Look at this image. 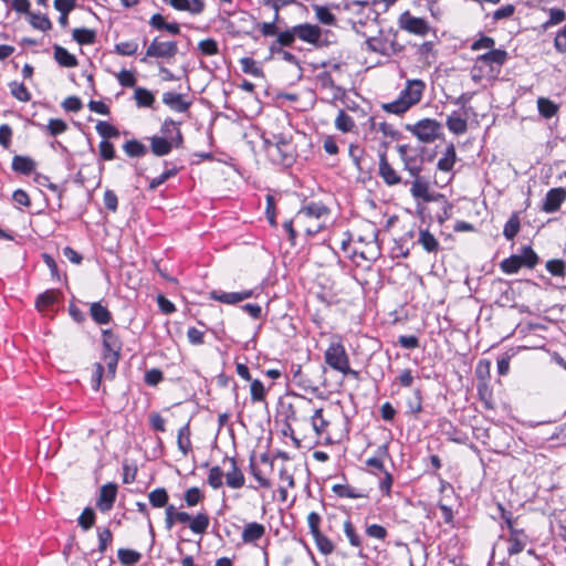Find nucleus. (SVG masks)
I'll return each instance as SVG.
<instances>
[{
    "label": "nucleus",
    "mask_w": 566,
    "mask_h": 566,
    "mask_svg": "<svg viewBox=\"0 0 566 566\" xmlns=\"http://www.w3.org/2000/svg\"><path fill=\"white\" fill-rule=\"evenodd\" d=\"M424 83L420 80H411L407 82L406 87L400 92L397 99L382 104V109L387 113L401 115L411 106L420 102Z\"/></svg>",
    "instance_id": "obj_1"
},
{
    "label": "nucleus",
    "mask_w": 566,
    "mask_h": 566,
    "mask_svg": "<svg viewBox=\"0 0 566 566\" xmlns=\"http://www.w3.org/2000/svg\"><path fill=\"white\" fill-rule=\"evenodd\" d=\"M397 38V31H380L378 35L368 38L365 43L369 51L385 56H391L405 50V45L400 44Z\"/></svg>",
    "instance_id": "obj_2"
},
{
    "label": "nucleus",
    "mask_w": 566,
    "mask_h": 566,
    "mask_svg": "<svg viewBox=\"0 0 566 566\" xmlns=\"http://www.w3.org/2000/svg\"><path fill=\"white\" fill-rule=\"evenodd\" d=\"M324 358L325 363L334 370L355 379L359 378V371L350 368L349 357L342 342H332L324 353Z\"/></svg>",
    "instance_id": "obj_3"
},
{
    "label": "nucleus",
    "mask_w": 566,
    "mask_h": 566,
    "mask_svg": "<svg viewBox=\"0 0 566 566\" xmlns=\"http://www.w3.org/2000/svg\"><path fill=\"white\" fill-rule=\"evenodd\" d=\"M269 157L275 164L290 167L295 160V149L291 138L283 134L273 135V144L269 147Z\"/></svg>",
    "instance_id": "obj_4"
},
{
    "label": "nucleus",
    "mask_w": 566,
    "mask_h": 566,
    "mask_svg": "<svg viewBox=\"0 0 566 566\" xmlns=\"http://www.w3.org/2000/svg\"><path fill=\"white\" fill-rule=\"evenodd\" d=\"M441 128V124L431 118H423L416 124L406 125V129L422 143L434 142L439 137Z\"/></svg>",
    "instance_id": "obj_5"
},
{
    "label": "nucleus",
    "mask_w": 566,
    "mask_h": 566,
    "mask_svg": "<svg viewBox=\"0 0 566 566\" xmlns=\"http://www.w3.org/2000/svg\"><path fill=\"white\" fill-rule=\"evenodd\" d=\"M178 52V45L175 41H159L155 38L148 45L145 56L140 59V62L147 63L149 57L156 59H171Z\"/></svg>",
    "instance_id": "obj_6"
},
{
    "label": "nucleus",
    "mask_w": 566,
    "mask_h": 566,
    "mask_svg": "<svg viewBox=\"0 0 566 566\" xmlns=\"http://www.w3.org/2000/svg\"><path fill=\"white\" fill-rule=\"evenodd\" d=\"M150 140V150L154 155L163 157L168 155L172 148H181L184 144V136L181 130H177L174 137L165 138L160 136H153Z\"/></svg>",
    "instance_id": "obj_7"
},
{
    "label": "nucleus",
    "mask_w": 566,
    "mask_h": 566,
    "mask_svg": "<svg viewBox=\"0 0 566 566\" xmlns=\"http://www.w3.org/2000/svg\"><path fill=\"white\" fill-rule=\"evenodd\" d=\"M398 24L400 29L416 35L424 36L430 31V25L426 19L413 17L409 11L399 15Z\"/></svg>",
    "instance_id": "obj_8"
},
{
    "label": "nucleus",
    "mask_w": 566,
    "mask_h": 566,
    "mask_svg": "<svg viewBox=\"0 0 566 566\" xmlns=\"http://www.w3.org/2000/svg\"><path fill=\"white\" fill-rule=\"evenodd\" d=\"M397 150L405 169L411 177H417L422 170V158L416 151H412L409 145H398Z\"/></svg>",
    "instance_id": "obj_9"
},
{
    "label": "nucleus",
    "mask_w": 566,
    "mask_h": 566,
    "mask_svg": "<svg viewBox=\"0 0 566 566\" xmlns=\"http://www.w3.org/2000/svg\"><path fill=\"white\" fill-rule=\"evenodd\" d=\"M507 538V553L509 555H516L524 551L527 545L528 536L523 528L511 527Z\"/></svg>",
    "instance_id": "obj_10"
},
{
    "label": "nucleus",
    "mask_w": 566,
    "mask_h": 566,
    "mask_svg": "<svg viewBox=\"0 0 566 566\" xmlns=\"http://www.w3.org/2000/svg\"><path fill=\"white\" fill-rule=\"evenodd\" d=\"M566 199V190L562 187L548 190L543 201L542 210L547 213L556 212Z\"/></svg>",
    "instance_id": "obj_11"
},
{
    "label": "nucleus",
    "mask_w": 566,
    "mask_h": 566,
    "mask_svg": "<svg viewBox=\"0 0 566 566\" xmlns=\"http://www.w3.org/2000/svg\"><path fill=\"white\" fill-rule=\"evenodd\" d=\"M293 31L296 38L311 44H317L322 35L321 28L310 23L294 25Z\"/></svg>",
    "instance_id": "obj_12"
},
{
    "label": "nucleus",
    "mask_w": 566,
    "mask_h": 566,
    "mask_svg": "<svg viewBox=\"0 0 566 566\" xmlns=\"http://www.w3.org/2000/svg\"><path fill=\"white\" fill-rule=\"evenodd\" d=\"M224 462H229L230 469L224 474L226 483L231 489H240L244 485L245 478L239 469L234 458H224Z\"/></svg>",
    "instance_id": "obj_13"
},
{
    "label": "nucleus",
    "mask_w": 566,
    "mask_h": 566,
    "mask_svg": "<svg viewBox=\"0 0 566 566\" xmlns=\"http://www.w3.org/2000/svg\"><path fill=\"white\" fill-rule=\"evenodd\" d=\"M116 494H117V485L116 484L108 483V484L103 485L101 488L99 497L96 503L97 507L102 512L109 511L114 505V502L116 500Z\"/></svg>",
    "instance_id": "obj_14"
},
{
    "label": "nucleus",
    "mask_w": 566,
    "mask_h": 566,
    "mask_svg": "<svg viewBox=\"0 0 566 566\" xmlns=\"http://www.w3.org/2000/svg\"><path fill=\"white\" fill-rule=\"evenodd\" d=\"M507 52L501 49H493L484 54L476 57L478 63L489 65L492 70L494 67L500 69L507 60Z\"/></svg>",
    "instance_id": "obj_15"
},
{
    "label": "nucleus",
    "mask_w": 566,
    "mask_h": 566,
    "mask_svg": "<svg viewBox=\"0 0 566 566\" xmlns=\"http://www.w3.org/2000/svg\"><path fill=\"white\" fill-rule=\"evenodd\" d=\"M253 295L252 290H245L242 292H221L212 291L210 297L224 304H237Z\"/></svg>",
    "instance_id": "obj_16"
},
{
    "label": "nucleus",
    "mask_w": 566,
    "mask_h": 566,
    "mask_svg": "<svg viewBox=\"0 0 566 566\" xmlns=\"http://www.w3.org/2000/svg\"><path fill=\"white\" fill-rule=\"evenodd\" d=\"M410 192L415 199H421L424 202H431L434 197L429 192V182L426 178L421 177L420 174L413 177Z\"/></svg>",
    "instance_id": "obj_17"
},
{
    "label": "nucleus",
    "mask_w": 566,
    "mask_h": 566,
    "mask_svg": "<svg viewBox=\"0 0 566 566\" xmlns=\"http://www.w3.org/2000/svg\"><path fill=\"white\" fill-rule=\"evenodd\" d=\"M379 175L388 186H395L401 181L398 172L388 163L385 153L379 155Z\"/></svg>",
    "instance_id": "obj_18"
},
{
    "label": "nucleus",
    "mask_w": 566,
    "mask_h": 566,
    "mask_svg": "<svg viewBox=\"0 0 566 566\" xmlns=\"http://www.w3.org/2000/svg\"><path fill=\"white\" fill-rule=\"evenodd\" d=\"M191 520L190 514L187 512H178L172 504L166 506L165 510V527L170 531L175 523H188Z\"/></svg>",
    "instance_id": "obj_19"
},
{
    "label": "nucleus",
    "mask_w": 566,
    "mask_h": 566,
    "mask_svg": "<svg viewBox=\"0 0 566 566\" xmlns=\"http://www.w3.org/2000/svg\"><path fill=\"white\" fill-rule=\"evenodd\" d=\"M446 125H447L448 129L455 135H462L468 130L467 118H464L457 111L452 112L448 116Z\"/></svg>",
    "instance_id": "obj_20"
},
{
    "label": "nucleus",
    "mask_w": 566,
    "mask_h": 566,
    "mask_svg": "<svg viewBox=\"0 0 566 566\" xmlns=\"http://www.w3.org/2000/svg\"><path fill=\"white\" fill-rule=\"evenodd\" d=\"M163 102L168 107H170L172 111H176V112H179V113L186 112L189 108V106H190V103L185 102L182 99V95L181 94L174 93V92H166V93H164L163 94Z\"/></svg>",
    "instance_id": "obj_21"
},
{
    "label": "nucleus",
    "mask_w": 566,
    "mask_h": 566,
    "mask_svg": "<svg viewBox=\"0 0 566 566\" xmlns=\"http://www.w3.org/2000/svg\"><path fill=\"white\" fill-rule=\"evenodd\" d=\"M54 49V59L55 61L63 67H75L78 62L75 55L71 54L65 48L55 44Z\"/></svg>",
    "instance_id": "obj_22"
},
{
    "label": "nucleus",
    "mask_w": 566,
    "mask_h": 566,
    "mask_svg": "<svg viewBox=\"0 0 566 566\" xmlns=\"http://www.w3.org/2000/svg\"><path fill=\"white\" fill-rule=\"evenodd\" d=\"M12 169L28 176L35 169V161L31 157L15 155L12 159Z\"/></svg>",
    "instance_id": "obj_23"
},
{
    "label": "nucleus",
    "mask_w": 566,
    "mask_h": 566,
    "mask_svg": "<svg viewBox=\"0 0 566 566\" xmlns=\"http://www.w3.org/2000/svg\"><path fill=\"white\" fill-rule=\"evenodd\" d=\"M265 534V527L256 522H251L245 525L242 532V541L244 543H253L260 539Z\"/></svg>",
    "instance_id": "obj_24"
},
{
    "label": "nucleus",
    "mask_w": 566,
    "mask_h": 566,
    "mask_svg": "<svg viewBox=\"0 0 566 566\" xmlns=\"http://www.w3.org/2000/svg\"><path fill=\"white\" fill-rule=\"evenodd\" d=\"M418 243L428 253H437L440 249L439 241L434 238L432 233L427 229H421L419 231Z\"/></svg>",
    "instance_id": "obj_25"
},
{
    "label": "nucleus",
    "mask_w": 566,
    "mask_h": 566,
    "mask_svg": "<svg viewBox=\"0 0 566 566\" xmlns=\"http://www.w3.org/2000/svg\"><path fill=\"white\" fill-rule=\"evenodd\" d=\"M327 213V208L318 202H312L305 207H303L296 214V220H301L302 218H316L319 219L322 216Z\"/></svg>",
    "instance_id": "obj_26"
},
{
    "label": "nucleus",
    "mask_w": 566,
    "mask_h": 566,
    "mask_svg": "<svg viewBox=\"0 0 566 566\" xmlns=\"http://www.w3.org/2000/svg\"><path fill=\"white\" fill-rule=\"evenodd\" d=\"M103 337V353H120L122 342L111 329H104L102 332Z\"/></svg>",
    "instance_id": "obj_27"
},
{
    "label": "nucleus",
    "mask_w": 566,
    "mask_h": 566,
    "mask_svg": "<svg viewBox=\"0 0 566 566\" xmlns=\"http://www.w3.org/2000/svg\"><path fill=\"white\" fill-rule=\"evenodd\" d=\"M90 314L97 324H108L112 319L111 312L99 302L91 304Z\"/></svg>",
    "instance_id": "obj_28"
},
{
    "label": "nucleus",
    "mask_w": 566,
    "mask_h": 566,
    "mask_svg": "<svg viewBox=\"0 0 566 566\" xmlns=\"http://www.w3.org/2000/svg\"><path fill=\"white\" fill-rule=\"evenodd\" d=\"M386 458H389V451H388V446L385 443L377 448L375 457L367 459L366 464L370 468H374V469L380 471V472H384L385 471L384 460Z\"/></svg>",
    "instance_id": "obj_29"
},
{
    "label": "nucleus",
    "mask_w": 566,
    "mask_h": 566,
    "mask_svg": "<svg viewBox=\"0 0 566 566\" xmlns=\"http://www.w3.org/2000/svg\"><path fill=\"white\" fill-rule=\"evenodd\" d=\"M547 12L548 19L541 25L543 31H547L549 28L560 24L566 20V11L564 9L549 8Z\"/></svg>",
    "instance_id": "obj_30"
},
{
    "label": "nucleus",
    "mask_w": 566,
    "mask_h": 566,
    "mask_svg": "<svg viewBox=\"0 0 566 566\" xmlns=\"http://www.w3.org/2000/svg\"><path fill=\"white\" fill-rule=\"evenodd\" d=\"M455 148L451 144L446 148L443 156L438 160L437 167L442 171H450L455 163Z\"/></svg>",
    "instance_id": "obj_31"
},
{
    "label": "nucleus",
    "mask_w": 566,
    "mask_h": 566,
    "mask_svg": "<svg viewBox=\"0 0 566 566\" xmlns=\"http://www.w3.org/2000/svg\"><path fill=\"white\" fill-rule=\"evenodd\" d=\"M177 444L178 449L184 455H187L191 450L189 423L185 424L178 430Z\"/></svg>",
    "instance_id": "obj_32"
},
{
    "label": "nucleus",
    "mask_w": 566,
    "mask_h": 566,
    "mask_svg": "<svg viewBox=\"0 0 566 566\" xmlns=\"http://www.w3.org/2000/svg\"><path fill=\"white\" fill-rule=\"evenodd\" d=\"M190 530L196 534H205L209 527V516L205 512L198 513L189 521Z\"/></svg>",
    "instance_id": "obj_33"
},
{
    "label": "nucleus",
    "mask_w": 566,
    "mask_h": 566,
    "mask_svg": "<svg viewBox=\"0 0 566 566\" xmlns=\"http://www.w3.org/2000/svg\"><path fill=\"white\" fill-rule=\"evenodd\" d=\"M72 38L81 45L93 44L96 40V33L94 30L78 28L72 32Z\"/></svg>",
    "instance_id": "obj_34"
},
{
    "label": "nucleus",
    "mask_w": 566,
    "mask_h": 566,
    "mask_svg": "<svg viewBox=\"0 0 566 566\" xmlns=\"http://www.w3.org/2000/svg\"><path fill=\"white\" fill-rule=\"evenodd\" d=\"M148 500H149V503L151 504L153 507H165L168 506V500H169V495L166 491V489L164 488H158V489H155L153 490L149 494H148Z\"/></svg>",
    "instance_id": "obj_35"
},
{
    "label": "nucleus",
    "mask_w": 566,
    "mask_h": 566,
    "mask_svg": "<svg viewBox=\"0 0 566 566\" xmlns=\"http://www.w3.org/2000/svg\"><path fill=\"white\" fill-rule=\"evenodd\" d=\"M269 51H270V54L272 57L279 56L283 61L294 64L298 69H301L300 61L297 60V57L293 53L285 51L283 46H281L279 44H270Z\"/></svg>",
    "instance_id": "obj_36"
},
{
    "label": "nucleus",
    "mask_w": 566,
    "mask_h": 566,
    "mask_svg": "<svg viewBox=\"0 0 566 566\" xmlns=\"http://www.w3.org/2000/svg\"><path fill=\"white\" fill-rule=\"evenodd\" d=\"M123 149L129 157H143L147 154V147L136 139L127 140Z\"/></svg>",
    "instance_id": "obj_37"
},
{
    "label": "nucleus",
    "mask_w": 566,
    "mask_h": 566,
    "mask_svg": "<svg viewBox=\"0 0 566 566\" xmlns=\"http://www.w3.org/2000/svg\"><path fill=\"white\" fill-rule=\"evenodd\" d=\"M520 229H521L520 217L516 212H514L510 217V219L506 221V223L504 224L503 235L507 240H513L516 237V234L518 233Z\"/></svg>",
    "instance_id": "obj_38"
},
{
    "label": "nucleus",
    "mask_w": 566,
    "mask_h": 566,
    "mask_svg": "<svg viewBox=\"0 0 566 566\" xmlns=\"http://www.w3.org/2000/svg\"><path fill=\"white\" fill-rule=\"evenodd\" d=\"M522 266H524L523 262L517 254H513L500 263V269L506 274L517 273Z\"/></svg>",
    "instance_id": "obj_39"
},
{
    "label": "nucleus",
    "mask_w": 566,
    "mask_h": 566,
    "mask_svg": "<svg viewBox=\"0 0 566 566\" xmlns=\"http://www.w3.org/2000/svg\"><path fill=\"white\" fill-rule=\"evenodd\" d=\"M522 260L523 265L528 269H534L539 261L538 255L532 249L531 245H525L521 250V254H517Z\"/></svg>",
    "instance_id": "obj_40"
},
{
    "label": "nucleus",
    "mask_w": 566,
    "mask_h": 566,
    "mask_svg": "<svg viewBox=\"0 0 566 566\" xmlns=\"http://www.w3.org/2000/svg\"><path fill=\"white\" fill-rule=\"evenodd\" d=\"M333 492L339 497L360 499L365 496L363 492L347 484H335Z\"/></svg>",
    "instance_id": "obj_41"
},
{
    "label": "nucleus",
    "mask_w": 566,
    "mask_h": 566,
    "mask_svg": "<svg viewBox=\"0 0 566 566\" xmlns=\"http://www.w3.org/2000/svg\"><path fill=\"white\" fill-rule=\"evenodd\" d=\"M335 126L338 130L348 133L355 127V122L345 111L340 109L335 118Z\"/></svg>",
    "instance_id": "obj_42"
},
{
    "label": "nucleus",
    "mask_w": 566,
    "mask_h": 566,
    "mask_svg": "<svg viewBox=\"0 0 566 566\" xmlns=\"http://www.w3.org/2000/svg\"><path fill=\"white\" fill-rule=\"evenodd\" d=\"M30 24L38 30L49 31L52 29V22L45 14L30 12Z\"/></svg>",
    "instance_id": "obj_43"
},
{
    "label": "nucleus",
    "mask_w": 566,
    "mask_h": 566,
    "mask_svg": "<svg viewBox=\"0 0 566 566\" xmlns=\"http://www.w3.org/2000/svg\"><path fill=\"white\" fill-rule=\"evenodd\" d=\"M117 557L123 565H134L140 560L142 554L134 549L119 548Z\"/></svg>",
    "instance_id": "obj_44"
},
{
    "label": "nucleus",
    "mask_w": 566,
    "mask_h": 566,
    "mask_svg": "<svg viewBox=\"0 0 566 566\" xmlns=\"http://www.w3.org/2000/svg\"><path fill=\"white\" fill-rule=\"evenodd\" d=\"M135 99L140 107H150L155 102L153 93L144 87H137L135 90Z\"/></svg>",
    "instance_id": "obj_45"
},
{
    "label": "nucleus",
    "mask_w": 566,
    "mask_h": 566,
    "mask_svg": "<svg viewBox=\"0 0 566 566\" xmlns=\"http://www.w3.org/2000/svg\"><path fill=\"white\" fill-rule=\"evenodd\" d=\"M9 87L12 96L15 97L18 101L29 102L31 99V94L23 83H18L13 81L9 83Z\"/></svg>",
    "instance_id": "obj_46"
},
{
    "label": "nucleus",
    "mask_w": 566,
    "mask_h": 566,
    "mask_svg": "<svg viewBox=\"0 0 566 566\" xmlns=\"http://www.w3.org/2000/svg\"><path fill=\"white\" fill-rule=\"evenodd\" d=\"M317 20L326 25H334L336 23L335 15L329 11L328 8L315 4L313 6Z\"/></svg>",
    "instance_id": "obj_47"
},
{
    "label": "nucleus",
    "mask_w": 566,
    "mask_h": 566,
    "mask_svg": "<svg viewBox=\"0 0 566 566\" xmlns=\"http://www.w3.org/2000/svg\"><path fill=\"white\" fill-rule=\"evenodd\" d=\"M120 353H103L104 363L107 366L106 378L113 379L116 374Z\"/></svg>",
    "instance_id": "obj_48"
},
{
    "label": "nucleus",
    "mask_w": 566,
    "mask_h": 566,
    "mask_svg": "<svg viewBox=\"0 0 566 566\" xmlns=\"http://www.w3.org/2000/svg\"><path fill=\"white\" fill-rule=\"evenodd\" d=\"M96 132L103 138V140H107L108 138H116L119 136V130L107 122H98L96 125Z\"/></svg>",
    "instance_id": "obj_49"
},
{
    "label": "nucleus",
    "mask_w": 566,
    "mask_h": 566,
    "mask_svg": "<svg viewBox=\"0 0 566 566\" xmlns=\"http://www.w3.org/2000/svg\"><path fill=\"white\" fill-rule=\"evenodd\" d=\"M56 301L57 293L55 291L49 290L38 296L35 305L39 311H43L44 308L54 304Z\"/></svg>",
    "instance_id": "obj_50"
},
{
    "label": "nucleus",
    "mask_w": 566,
    "mask_h": 566,
    "mask_svg": "<svg viewBox=\"0 0 566 566\" xmlns=\"http://www.w3.org/2000/svg\"><path fill=\"white\" fill-rule=\"evenodd\" d=\"M538 112L545 118H551L557 113V105L552 101L541 97L537 101Z\"/></svg>",
    "instance_id": "obj_51"
},
{
    "label": "nucleus",
    "mask_w": 566,
    "mask_h": 566,
    "mask_svg": "<svg viewBox=\"0 0 566 566\" xmlns=\"http://www.w3.org/2000/svg\"><path fill=\"white\" fill-rule=\"evenodd\" d=\"M240 64L244 73L256 77L263 76L262 69L256 65V62L252 57L240 59Z\"/></svg>",
    "instance_id": "obj_52"
},
{
    "label": "nucleus",
    "mask_w": 566,
    "mask_h": 566,
    "mask_svg": "<svg viewBox=\"0 0 566 566\" xmlns=\"http://www.w3.org/2000/svg\"><path fill=\"white\" fill-rule=\"evenodd\" d=\"M296 34L293 31V27L290 29H286L285 31L277 32L276 40L273 41L271 44H279L283 48L285 46H292L295 42Z\"/></svg>",
    "instance_id": "obj_53"
},
{
    "label": "nucleus",
    "mask_w": 566,
    "mask_h": 566,
    "mask_svg": "<svg viewBox=\"0 0 566 566\" xmlns=\"http://www.w3.org/2000/svg\"><path fill=\"white\" fill-rule=\"evenodd\" d=\"M138 50V43L134 40L119 42L115 44L114 51L123 56L134 55Z\"/></svg>",
    "instance_id": "obj_54"
},
{
    "label": "nucleus",
    "mask_w": 566,
    "mask_h": 566,
    "mask_svg": "<svg viewBox=\"0 0 566 566\" xmlns=\"http://www.w3.org/2000/svg\"><path fill=\"white\" fill-rule=\"evenodd\" d=\"M198 50L202 55L212 56L219 53V46L214 39H206L198 43Z\"/></svg>",
    "instance_id": "obj_55"
},
{
    "label": "nucleus",
    "mask_w": 566,
    "mask_h": 566,
    "mask_svg": "<svg viewBox=\"0 0 566 566\" xmlns=\"http://www.w3.org/2000/svg\"><path fill=\"white\" fill-rule=\"evenodd\" d=\"M251 400L253 402L264 401L265 399V388L259 379L251 380L250 386Z\"/></svg>",
    "instance_id": "obj_56"
},
{
    "label": "nucleus",
    "mask_w": 566,
    "mask_h": 566,
    "mask_svg": "<svg viewBox=\"0 0 566 566\" xmlns=\"http://www.w3.org/2000/svg\"><path fill=\"white\" fill-rule=\"evenodd\" d=\"M177 174H178V168L177 167H172L170 169H167L161 175H159L158 177H156V178L150 180L149 186H148L149 190H151V191L156 190L160 185H163L169 178L176 176Z\"/></svg>",
    "instance_id": "obj_57"
},
{
    "label": "nucleus",
    "mask_w": 566,
    "mask_h": 566,
    "mask_svg": "<svg viewBox=\"0 0 566 566\" xmlns=\"http://www.w3.org/2000/svg\"><path fill=\"white\" fill-rule=\"evenodd\" d=\"M546 270L553 275V276H565L566 273V266L565 262L563 260L553 259L548 260L546 262Z\"/></svg>",
    "instance_id": "obj_58"
},
{
    "label": "nucleus",
    "mask_w": 566,
    "mask_h": 566,
    "mask_svg": "<svg viewBox=\"0 0 566 566\" xmlns=\"http://www.w3.org/2000/svg\"><path fill=\"white\" fill-rule=\"evenodd\" d=\"M203 499V494L199 488L192 486L188 489L184 494V500L188 506H195L200 503Z\"/></svg>",
    "instance_id": "obj_59"
},
{
    "label": "nucleus",
    "mask_w": 566,
    "mask_h": 566,
    "mask_svg": "<svg viewBox=\"0 0 566 566\" xmlns=\"http://www.w3.org/2000/svg\"><path fill=\"white\" fill-rule=\"evenodd\" d=\"M223 472L221 470L220 467L216 465V467H212L210 470H209V474H208V483L209 485L217 490L219 488L222 486L223 482H222V478H223Z\"/></svg>",
    "instance_id": "obj_60"
},
{
    "label": "nucleus",
    "mask_w": 566,
    "mask_h": 566,
    "mask_svg": "<svg viewBox=\"0 0 566 566\" xmlns=\"http://www.w3.org/2000/svg\"><path fill=\"white\" fill-rule=\"evenodd\" d=\"M313 537L315 539L318 551L322 554L328 555L333 552L334 545H333L332 541H329L325 535H323L322 533H318L316 535H313Z\"/></svg>",
    "instance_id": "obj_61"
},
{
    "label": "nucleus",
    "mask_w": 566,
    "mask_h": 566,
    "mask_svg": "<svg viewBox=\"0 0 566 566\" xmlns=\"http://www.w3.org/2000/svg\"><path fill=\"white\" fill-rule=\"evenodd\" d=\"M95 523V512L91 507L84 509L78 517V524L84 530H90Z\"/></svg>",
    "instance_id": "obj_62"
},
{
    "label": "nucleus",
    "mask_w": 566,
    "mask_h": 566,
    "mask_svg": "<svg viewBox=\"0 0 566 566\" xmlns=\"http://www.w3.org/2000/svg\"><path fill=\"white\" fill-rule=\"evenodd\" d=\"M46 129L51 136H57L67 129V124L59 118H51L46 125Z\"/></svg>",
    "instance_id": "obj_63"
},
{
    "label": "nucleus",
    "mask_w": 566,
    "mask_h": 566,
    "mask_svg": "<svg viewBox=\"0 0 566 566\" xmlns=\"http://www.w3.org/2000/svg\"><path fill=\"white\" fill-rule=\"evenodd\" d=\"M179 125L180 123L175 122L171 118H167L160 127V133L163 134L161 137H174L177 134V130H180Z\"/></svg>",
    "instance_id": "obj_64"
}]
</instances>
